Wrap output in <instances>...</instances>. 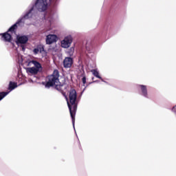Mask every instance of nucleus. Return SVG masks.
Listing matches in <instances>:
<instances>
[{"label": "nucleus", "instance_id": "obj_3", "mask_svg": "<svg viewBox=\"0 0 176 176\" xmlns=\"http://www.w3.org/2000/svg\"><path fill=\"white\" fill-rule=\"evenodd\" d=\"M58 76L60 75L58 74V70H54L52 75L48 76L47 78V83L45 84V87L47 89H49L50 87H52V86H55L56 90H58L59 91H61V87H63V85L60 82V80H58Z\"/></svg>", "mask_w": 176, "mask_h": 176}, {"label": "nucleus", "instance_id": "obj_15", "mask_svg": "<svg viewBox=\"0 0 176 176\" xmlns=\"http://www.w3.org/2000/svg\"><path fill=\"white\" fill-rule=\"evenodd\" d=\"M43 52V47L39 45L33 50L34 54H38V53H42Z\"/></svg>", "mask_w": 176, "mask_h": 176}, {"label": "nucleus", "instance_id": "obj_2", "mask_svg": "<svg viewBox=\"0 0 176 176\" xmlns=\"http://www.w3.org/2000/svg\"><path fill=\"white\" fill-rule=\"evenodd\" d=\"M76 91L72 89L69 92V99L67 100V105L69 109L71 118L72 119L73 127L75 129V115L76 113V109L78 108V104L76 103Z\"/></svg>", "mask_w": 176, "mask_h": 176}, {"label": "nucleus", "instance_id": "obj_6", "mask_svg": "<svg viewBox=\"0 0 176 176\" xmlns=\"http://www.w3.org/2000/svg\"><path fill=\"white\" fill-rule=\"evenodd\" d=\"M17 87V82H12L10 81L8 86L9 91L6 92H0V101H2L10 91H12V90H14Z\"/></svg>", "mask_w": 176, "mask_h": 176}, {"label": "nucleus", "instance_id": "obj_1", "mask_svg": "<svg viewBox=\"0 0 176 176\" xmlns=\"http://www.w3.org/2000/svg\"><path fill=\"white\" fill-rule=\"evenodd\" d=\"M29 19L33 23L38 21V14L35 12L34 7H32L25 15L19 18L16 23L8 29L7 32L0 34L2 35V41H4V42H12V34L10 33L14 34L16 32V30H17V25L21 24V23H24V20H28Z\"/></svg>", "mask_w": 176, "mask_h": 176}, {"label": "nucleus", "instance_id": "obj_7", "mask_svg": "<svg viewBox=\"0 0 176 176\" xmlns=\"http://www.w3.org/2000/svg\"><path fill=\"white\" fill-rule=\"evenodd\" d=\"M72 36L68 35L66 36L60 42V46L63 49H68L69 46L72 44Z\"/></svg>", "mask_w": 176, "mask_h": 176}, {"label": "nucleus", "instance_id": "obj_19", "mask_svg": "<svg viewBox=\"0 0 176 176\" xmlns=\"http://www.w3.org/2000/svg\"><path fill=\"white\" fill-rule=\"evenodd\" d=\"M98 80H96V81H94V82H97V83H98Z\"/></svg>", "mask_w": 176, "mask_h": 176}, {"label": "nucleus", "instance_id": "obj_8", "mask_svg": "<svg viewBox=\"0 0 176 176\" xmlns=\"http://www.w3.org/2000/svg\"><path fill=\"white\" fill-rule=\"evenodd\" d=\"M138 89L142 97H144V98H149V94H148V87L146 85H138Z\"/></svg>", "mask_w": 176, "mask_h": 176}, {"label": "nucleus", "instance_id": "obj_17", "mask_svg": "<svg viewBox=\"0 0 176 176\" xmlns=\"http://www.w3.org/2000/svg\"><path fill=\"white\" fill-rule=\"evenodd\" d=\"M82 80L83 85L85 86V85H86V77H83Z\"/></svg>", "mask_w": 176, "mask_h": 176}, {"label": "nucleus", "instance_id": "obj_16", "mask_svg": "<svg viewBox=\"0 0 176 176\" xmlns=\"http://www.w3.org/2000/svg\"><path fill=\"white\" fill-rule=\"evenodd\" d=\"M74 52H75V47H70V49L68 51L69 56H72V54H74Z\"/></svg>", "mask_w": 176, "mask_h": 176}, {"label": "nucleus", "instance_id": "obj_12", "mask_svg": "<svg viewBox=\"0 0 176 176\" xmlns=\"http://www.w3.org/2000/svg\"><path fill=\"white\" fill-rule=\"evenodd\" d=\"M63 65L65 68H71L72 66V58L69 57L65 58L63 61Z\"/></svg>", "mask_w": 176, "mask_h": 176}, {"label": "nucleus", "instance_id": "obj_5", "mask_svg": "<svg viewBox=\"0 0 176 176\" xmlns=\"http://www.w3.org/2000/svg\"><path fill=\"white\" fill-rule=\"evenodd\" d=\"M50 5V0H36L35 2V8L38 12H46Z\"/></svg>", "mask_w": 176, "mask_h": 176}, {"label": "nucleus", "instance_id": "obj_18", "mask_svg": "<svg viewBox=\"0 0 176 176\" xmlns=\"http://www.w3.org/2000/svg\"><path fill=\"white\" fill-rule=\"evenodd\" d=\"M22 50H23V52H25V47L22 46Z\"/></svg>", "mask_w": 176, "mask_h": 176}, {"label": "nucleus", "instance_id": "obj_4", "mask_svg": "<svg viewBox=\"0 0 176 176\" xmlns=\"http://www.w3.org/2000/svg\"><path fill=\"white\" fill-rule=\"evenodd\" d=\"M57 17H58V14L56 11L52 10L46 12L44 15V20L45 21V27L47 30H50L52 28V24H53L54 20H56Z\"/></svg>", "mask_w": 176, "mask_h": 176}, {"label": "nucleus", "instance_id": "obj_9", "mask_svg": "<svg viewBox=\"0 0 176 176\" xmlns=\"http://www.w3.org/2000/svg\"><path fill=\"white\" fill-rule=\"evenodd\" d=\"M28 42V36L18 35L16 36V45H25Z\"/></svg>", "mask_w": 176, "mask_h": 176}, {"label": "nucleus", "instance_id": "obj_11", "mask_svg": "<svg viewBox=\"0 0 176 176\" xmlns=\"http://www.w3.org/2000/svg\"><path fill=\"white\" fill-rule=\"evenodd\" d=\"M58 38L56 34H49L46 36V43L47 45H52V43H54L57 42Z\"/></svg>", "mask_w": 176, "mask_h": 176}, {"label": "nucleus", "instance_id": "obj_13", "mask_svg": "<svg viewBox=\"0 0 176 176\" xmlns=\"http://www.w3.org/2000/svg\"><path fill=\"white\" fill-rule=\"evenodd\" d=\"M26 71H27L28 74H32V75H36V74H38V72H40L38 70H37L33 66L32 67L27 68Z\"/></svg>", "mask_w": 176, "mask_h": 176}, {"label": "nucleus", "instance_id": "obj_10", "mask_svg": "<svg viewBox=\"0 0 176 176\" xmlns=\"http://www.w3.org/2000/svg\"><path fill=\"white\" fill-rule=\"evenodd\" d=\"M28 67H34L36 69L38 70L40 72L42 71V65L36 60H30L28 62Z\"/></svg>", "mask_w": 176, "mask_h": 176}, {"label": "nucleus", "instance_id": "obj_14", "mask_svg": "<svg viewBox=\"0 0 176 176\" xmlns=\"http://www.w3.org/2000/svg\"><path fill=\"white\" fill-rule=\"evenodd\" d=\"M91 72H92L93 75H94V76H96V78H98V79H100V80H102V82H105V81L104 80V79H102V78H101V77L100 76V73L98 72V70H97V69H92V70L91 71Z\"/></svg>", "mask_w": 176, "mask_h": 176}]
</instances>
